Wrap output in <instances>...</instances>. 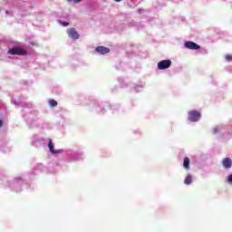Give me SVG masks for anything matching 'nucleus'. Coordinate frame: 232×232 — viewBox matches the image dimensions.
Returning <instances> with one entry per match:
<instances>
[{
	"instance_id": "obj_12",
	"label": "nucleus",
	"mask_w": 232,
	"mask_h": 232,
	"mask_svg": "<svg viewBox=\"0 0 232 232\" xmlns=\"http://www.w3.org/2000/svg\"><path fill=\"white\" fill-rule=\"evenodd\" d=\"M225 59H226V61H227V62L232 61V55H231V54H227V55L225 56Z\"/></svg>"
},
{
	"instance_id": "obj_5",
	"label": "nucleus",
	"mask_w": 232,
	"mask_h": 232,
	"mask_svg": "<svg viewBox=\"0 0 232 232\" xmlns=\"http://www.w3.org/2000/svg\"><path fill=\"white\" fill-rule=\"evenodd\" d=\"M185 48L188 50H200V45L195 44L194 42L188 41L185 43Z\"/></svg>"
},
{
	"instance_id": "obj_6",
	"label": "nucleus",
	"mask_w": 232,
	"mask_h": 232,
	"mask_svg": "<svg viewBox=\"0 0 232 232\" xmlns=\"http://www.w3.org/2000/svg\"><path fill=\"white\" fill-rule=\"evenodd\" d=\"M95 51L102 55H105V53H110V48L104 46H99L95 49Z\"/></svg>"
},
{
	"instance_id": "obj_8",
	"label": "nucleus",
	"mask_w": 232,
	"mask_h": 232,
	"mask_svg": "<svg viewBox=\"0 0 232 232\" xmlns=\"http://www.w3.org/2000/svg\"><path fill=\"white\" fill-rule=\"evenodd\" d=\"M48 148L51 153H53V155H57V153H63V150H53V142H52V140H49Z\"/></svg>"
},
{
	"instance_id": "obj_10",
	"label": "nucleus",
	"mask_w": 232,
	"mask_h": 232,
	"mask_svg": "<svg viewBox=\"0 0 232 232\" xmlns=\"http://www.w3.org/2000/svg\"><path fill=\"white\" fill-rule=\"evenodd\" d=\"M183 168L189 169V158L186 157L183 160Z\"/></svg>"
},
{
	"instance_id": "obj_2",
	"label": "nucleus",
	"mask_w": 232,
	"mask_h": 232,
	"mask_svg": "<svg viewBox=\"0 0 232 232\" xmlns=\"http://www.w3.org/2000/svg\"><path fill=\"white\" fill-rule=\"evenodd\" d=\"M8 53H10V55H26L27 52L25 49H23L21 47H14L9 49Z\"/></svg>"
},
{
	"instance_id": "obj_14",
	"label": "nucleus",
	"mask_w": 232,
	"mask_h": 232,
	"mask_svg": "<svg viewBox=\"0 0 232 232\" xmlns=\"http://www.w3.org/2000/svg\"><path fill=\"white\" fill-rule=\"evenodd\" d=\"M68 3H81L82 0H67Z\"/></svg>"
},
{
	"instance_id": "obj_16",
	"label": "nucleus",
	"mask_w": 232,
	"mask_h": 232,
	"mask_svg": "<svg viewBox=\"0 0 232 232\" xmlns=\"http://www.w3.org/2000/svg\"><path fill=\"white\" fill-rule=\"evenodd\" d=\"M0 128H3V120H0Z\"/></svg>"
},
{
	"instance_id": "obj_11",
	"label": "nucleus",
	"mask_w": 232,
	"mask_h": 232,
	"mask_svg": "<svg viewBox=\"0 0 232 232\" xmlns=\"http://www.w3.org/2000/svg\"><path fill=\"white\" fill-rule=\"evenodd\" d=\"M49 104H50V106H52L53 108H54L55 106H57V101H55V100H50V101H49Z\"/></svg>"
},
{
	"instance_id": "obj_17",
	"label": "nucleus",
	"mask_w": 232,
	"mask_h": 232,
	"mask_svg": "<svg viewBox=\"0 0 232 232\" xmlns=\"http://www.w3.org/2000/svg\"><path fill=\"white\" fill-rule=\"evenodd\" d=\"M214 133H218V129H215Z\"/></svg>"
},
{
	"instance_id": "obj_15",
	"label": "nucleus",
	"mask_w": 232,
	"mask_h": 232,
	"mask_svg": "<svg viewBox=\"0 0 232 232\" xmlns=\"http://www.w3.org/2000/svg\"><path fill=\"white\" fill-rule=\"evenodd\" d=\"M61 24H63V26H69L70 25V23L68 22H60Z\"/></svg>"
},
{
	"instance_id": "obj_18",
	"label": "nucleus",
	"mask_w": 232,
	"mask_h": 232,
	"mask_svg": "<svg viewBox=\"0 0 232 232\" xmlns=\"http://www.w3.org/2000/svg\"><path fill=\"white\" fill-rule=\"evenodd\" d=\"M116 3H121V0H114Z\"/></svg>"
},
{
	"instance_id": "obj_1",
	"label": "nucleus",
	"mask_w": 232,
	"mask_h": 232,
	"mask_svg": "<svg viewBox=\"0 0 232 232\" xmlns=\"http://www.w3.org/2000/svg\"><path fill=\"white\" fill-rule=\"evenodd\" d=\"M201 114L198 111H188V121L190 122H198L200 121Z\"/></svg>"
},
{
	"instance_id": "obj_3",
	"label": "nucleus",
	"mask_w": 232,
	"mask_h": 232,
	"mask_svg": "<svg viewBox=\"0 0 232 232\" xmlns=\"http://www.w3.org/2000/svg\"><path fill=\"white\" fill-rule=\"evenodd\" d=\"M67 35L71 39H73V41H77V39H79V33H77V30L73 27L67 29Z\"/></svg>"
},
{
	"instance_id": "obj_4",
	"label": "nucleus",
	"mask_w": 232,
	"mask_h": 232,
	"mask_svg": "<svg viewBox=\"0 0 232 232\" xmlns=\"http://www.w3.org/2000/svg\"><path fill=\"white\" fill-rule=\"evenodd\" d=\"M171 66V60H162L158 63L159 70H166Z\"/></svg>"
},
{
	"instance_id": "obj_7",
	"label": "nucleus",
	"mask_w": 232,
	"mask_h": 232,
	"mask_svg": "<svg viewBox=\"0 0 232 232\" xmlns=\"http://www.w3.org/2000/svg\"><path fill=\"white\" fill-rule=\"evenodd\" d=\"M222 164H223L224 168H226V169H229V168H231V166H232L231 158L223 159Z\"/></svg>"
},
{
	"instance_id": "obj_13",
	"label": "nucleus",
	"mask_w": 232,
	"mask_h": 232,
	"mask_svg": "<svg viewBox=\"0 0 232 232\" xmlns=\"http://www.w3.org/2000/svg\"><path fill=\"white\" fill-rule=\"evenodd\" d=\"M227 182H229V184H232V174L227 176Z\"/></svg>"
},
{
	"instance_id": "obj_9",
	"label": "nucleus",
	"mask_w": 232,
	"mask_h": 232,
	"mask_svg": "<svg viewBox=\"0 0 232 232\" xmlns=\"http://www.w3.org/2000/svg\"><path fill=\"white\" fill-rule=\"evenodd\" d=\"M191 182H193V178L191 177V175L188 174L185 178L184 184H186L187 186H189Z\"/></svg>"
}]
</instances>
